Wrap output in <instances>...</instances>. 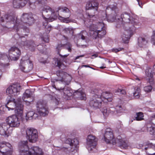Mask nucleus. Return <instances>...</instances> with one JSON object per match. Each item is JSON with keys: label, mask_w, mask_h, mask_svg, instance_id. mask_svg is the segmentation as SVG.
Returning a JSON list of instances; mask_svg holds the SVG:
<instances>
[{"label": "nucleus", "mask_w": 155, "mask_h": 155, "mask_svg": "<svg viewBox=\"0 0 155 155\" xmlns=\"http://www.w3.org/2000/svg\"><path fill=\"white\" fill-rule=\"evenodd\" d=\"M6 101L7 102L5 106L0 104V114L4 113L5 107L9 110L10 109L13 110L15 107V116H21L22 115L23 105L20 98H19L17 101H15V99L10 96L7 98Z\"/></svg>", "instance_id": "obj_1"}, {"label": "nucleus", "mask_w": 155, "mask_h": 155, "mask_svg": "<svg viewBox=\"0 0 155 155\" xmlns=\"http://www.w3.org/2000/svg\"><path fill=\"white\" fill-rule=\"evenodd\" d=\"M20 19L21 20H16L14 29L18 31L22 28L25 32L29 33L28 26L32 25L35 21L33 15L31 13H23Z\"/></svg>", "instance_id": "obj_2"}, {"label": "nucleus", "mask_w": 155, "mask_h": 155, "mask_svg": "<svg viewBox=\"0 0 155 155\" xmlns=\"http://www.w3.org/2000/svg\"><path fill=\"white\" fill-rule=\"evenodd\" d=\"M28 143L27 140L19 142L18 149L20 155H42V150L41 148L37 146H34L29 149Z\"/></svg>", "instance_id": "obj_3"}, {"label": "nucleus", "mask_w": 155, "mask_h": 155, "mask_svg": "<svg viewBox=\"0 0 155 155\" xmlns=\"http://www.w3.org/2000/svg\"><path fill=\"white\" fill-rule=\"evenodd\" d=\"M104 136V140L107 143H111L113 145L117 144L120 147L124 149H126L127 147V143L120 136H118L116 139L114 138L113 132L110 128L106 129Z\"/></svg>", "instance_id": "obj_4"}, {"label": "nucleus", "mask_w": 155, "mask_h": 155, "mask_svg": "<svg viewBox=\"0 0 155 155\" xmlns=\"http://www.w3.org/2000/svg\"><path fill=\"white\" fill-rule=\"evenodd\" d=\"M53 87L61 93L64 98L67 100H69L73 95L81 100H85L86 99L85 93L80 90H78L74 92L72 89L67 86L64 87H56L55 85H54Z\"/></svg>", "instance_id": "obj_5"}, {"label": "nucleus", "mask_w": 155, "mask_h": 155, "mask_svg": "<svg viewBox=\"0 0 155 155\" xmlns=\"http://www.w3.org/2000/svg\"><path fill=\"white\" fill-rule=\"evenodd\" d=\"M89 33L95 39H101L103 38L106 34V28L103 20L97 23L96 24H92L90 25Z\"/></svg>", "instance_id": "obj_6"}, {"label": "nucleus", "mask_w": 155, "mask_h": 155, "mask_svg": "<svg viewBox=\"0 0 155 155\" xmlns=\"http://www.w3.org/2000/svg\"><path fill=\"white\" fill-rule=\"evenodd\" d=\"M93 97L89 102L90 106L94 109L100 108L101 107L102 102L101 98L99 97H101V94L102 93V91L100 89L95 88L93 91Z\"/></svg>", "instance_id": "obj_7"}, {"label": "nucleus", "mask_w": 155, "mask_h": 155, "mask_svg": "<svg viewBox=\"0 0 155 155\" xmlns=\"http://www.w3.org/2000/svg\"><path fill=\"white\" fill-rule=\"evenodd\" d=\"M99 4L95 1H92L87 2L86 6V14L87 18L90 19L95 16L97 11Z\"/></svg>", "instance_id": "obj_8"}, {"label": "nucleus", "mask_w": 155, "mask_h": 155, "mask_svg": "<svg viewBox=\"0 0 155 155\" xmlns=\"http://www.w3.org/2000/svg\"><path fill=\"white\" fill-rule=\"evenodd\" d=\"M42 16L43 18L45 20V22H43V25L45 26V31L47 33H48L51 30V26H47L48 23L49 22L55 20V18H51L49 17L48 18H45L43 15L44 13H48L49 12L51 14L54 12L53 11L51 8L49 6H45L43 9L42 10Z\"/></svg>", "instance_id": "obj_9"}, {"label": "nucleus", "mask_w": 155, "mask_h": 155, "mask_svg": "<svg viewBox=\"0 0 155 155\" xmlns=\"http://www.w3.org/2000/svg\"><path fill=\"white\" fill-rule=\"evenodd\" d=\"M97 140L96 137L90 135L87 138L86 147L90 152H94L96 151Z\"/></svg>", "instance_id": "obj_10"}, {"label": "nucleus", "mask_w": 155, "mask_h": 155, "mask_svg": "<svg viewBox=\"0 0 155 155\" xmlns=\"http://www.w3.org/2000/svg\"><path fill=\"white\" fill-rule=\"evenodd\" d=\"M36 107L38 113L40 116H45L48 115L49 111L46 102L43 100H40L38 101Z\"/></svg>", "instance_id": "obj_11"}, {"label": "nucleus", "mask_w": 155, "mask_h": 155, "mask_svg": "<svg viewBox=\"0 0 155 155\" xmlns=\"http://www.w3.org/2000/svg\"><path fill=\"white\" fill-rule=\"evenodd\" d=\"M24 36H19L18 44L20 46L24 48H28L31 50L33 51L36 47V45L32 40H26Z\"/></svg>", "instance_id": "obj_12"}, {"label": "nucleus", "mask_w": 155, "mask_h": 155, "mask_svg": "<svg viewBox=\"0 0 155 155\" xmlns=\"http://www.w3.org/2000/svg\"><path fill=\"white\" fill-rule=\"evenodd\" d=\"M137 27L134 26L133 27H128V25H126L124 27V30L121 35L122 40L124 43H127L131 36L133 35L134 31Z\"/></svg>", "instance_id": "obj_13"}, {"label": "nucleus", "mask_w": 155, "mask_h": 155, "mask_svg": "<svg viewBox=\"0 0 155 155\" xmlns=\"http://www.w3.org/2000/svg\"><path fill=\"white\" fill-rule=\"evenodd\" d=\"M121 17L123 23L125 27L126 25H128V27H133L134 26L136 27L138 23L132 19V18L130 16V14L127 12H125L121 15Z\"/></svg>", "instance_id": "obj_14"}, {"label": "nucleus", "mask_w": 155, "mask_h": 155, "mask_svg": "<svg viewBox=\"0 0 155 155\" xmlns=\"http://www.w3.org/2000/svg\"><path fill=\"white\" fill-rule=\"evenodd\" d=\"M13 147L11 144L5 141L0 143V152L2 155H11Z\"/></svg>", "instance_id": "obj_15"}, {"label": "nucleus", "mask_w": 155, "mask_h": 155, "mask_svg": "<svg viewBox=\"0 0 155 155\" xmlns=\"http://www.w3.org/2000/svg\"><path fill=\"white\" fill-rule=\"evenodd\" d=\"M24 58H22L21 60L19 68L22 71L25 72H28L32 69L33 65L29 59L25 61Z\"/></svg>", "instance_id": "obj_16"}, {"label": "nucleus", "mask_w": 155, "mask_h": 155, "mask_svg": "<svg viewBox=\"0 0 155 155\" xmlns=\"http://www.w3.org/2000/svg\"><path fill=\"white\" fill-rule=\"evenodd\" d=\"M27 138L30 142L35 143L38 138L37 130L33 128H28L26 130Z\"/></svg>", "instance_id": "obj_17"}, {"label": "nucleus", "mask_w": 155, "mask_h": 155, "mask_svg": "<svg viewBox=\"0 0 155 155\" xmlns=\"http://www.w3.org/2000/svg\"><path fill=\"white\" fill-rule=\"evenodd\" d=\"M8 51L9 58L12 60H18L21 54V51L18 48L15 46L11 47Z\"/></svg>", "instance_id": "obj_18"}, {"label": "nucleus", "mask_w": 155, "mask_h": 155, "mask_svg": "<svg viewBox=\"0 0 155 155\" xmlns=\"http://www.w3.org/2000/svg\"><path fill=\"white\" fill-rule=\"evenodd\" d=\"M22 117H8L6 121L10 127H18L20 124L21 121H22Z\"/></svg>", "instance_id": "obj_19"}, {"label": "nucleus", "mask_w": 155, "mask_h": 155, "mask_svg": "<svg viewBox=\"0 0 155 155\" xmlns=\"http://www.w3.org/2000/svg\"><path fill=\"white\" fill-rule=\"evenodd\" d=\"M109 11L111 12V14L109 15V17L111 19V21H114L116 20L117 13L119 12V9L116 5H112L108 6L106 9V12L108 13Z\"/></svg>", "instance_id": "obj_20"}, {"label": "nucleus", "mask_w": 155, "mask_h": 155, "mask_svg": "<svg viewBox=\"0 0 155 155\" xmlns=\"http://www.w3.org/2000/svg\"><path fill=\"white\" fill-rule=\"evenodd\" d=\"M20 87L21 86L19 84H13L7 88L6 93L12 96H15L19 94Z\"/></svg>", "instance_id": "obj_21"}, {"label": "nucleus", "mask_w": 155, "mask_h": 155, "mask_svg": "<svg viewBox=\"0 0 155 155\" xmlns=\"http://www.w3.org/2000/svg\"><path fill=\"white\" fill-rule=\"evenodd\" d=\"M116 109V110L115 111H111L110 109L107 108L106 107H104L103 109H102L101 110L103 115L105 116H106L111 115H115L114 114H113L114 113L115 114H116L120 113L122 112L123 110L122 109L121 106L120 105L117 106Z\"/></svg>", "instance_id": "obj_22"}, {"label": "nucleus", "mask_w": 155, "mask_h": 155, "mask_svg": "<svg viewBox=\"0 0 155 155\" xmlns=\"http://www.w3.org/2000/svg\"><path fill=\"white\" fill-rule=\"evenodd\" d=\"M12 128L10 127L8 124L4 123L0 124V134L2 135H7L12 133Z\"/></svg>", "instance_id": "obj_23"}, {"label": "nucleus", "mask_w": 155, "mask_h": 155, "mask_svg": "<svg viewBox=\"0 0 155 155\" xmlns=\"http://www.w3.org/2000/svg\"><path fill=\"white\" fill-rule=\"evenodd\" d=\"M56 74L58 77L61 78L60 80L61 81V84L62 82L64 81L66 84L68 85L71 80V76L61 71H57Z\"/></svg>", "instance_id": "obj_24"}, {"label": "nucleus", "mask_w": 155, "mask_h": 155, "mask_svg": "<svg viewBox=\"0 0 155 155\" xmlns=\"http://www.w3.org/2000/svg\"><path fill=\"white\" fill-rule=\"evenodd\" d=\"M72 45L70 43H68L65 44H59L57 47V49L58 50V53L61 57L62 58H66L68 55L69 54L64 55L60 54V52L61 49L62 48H64L68 50V51L71 52L72 51Z\"/></svg>", "instance_id": "obj_25"}, {"label": "nucleus", "mask_w": 155, "mask_h": 155, "mask_svg": "<svg viewBox=\"0 0 155 155\" xmlns=\"http://www.w3.org/2000/svg\"><path fill=\"white\" fill-rule=\"evenodd\" d=\"M5 19L2 20V22L5 21L7 22H11L14 24V26L16 22V20H18L16 17L15 14L14 13H11L5 16Z\"/></svg>", "instance_id": "obj_26"}, {"label": "nucleus", "mask_w": 155, "mask_h": 155, "mask_svg": "<svg viewBox=\"0 0 155 155\" xmlns=\"http://www.w3.org/2000/svg\"><path fill=\"white\" fill-rule=\"evenodd\" d=\"M141 131H149L150 134L155 136V126H153L150 123H147L141 129Z\"/></svg>", "instance_id": "obj_27"}, {"label": "nucleus", "mask_w": 155, "mask_h": 155, "mask_svg": "<svg viewBox=\"0 0 155 155\" xmlns=\"http://www.w3.org/2000/svg\"><path fill=\"white\" fill-rule=\"evenodd\" d=\"M28 0H12L13 6L14 8H18L25 6Z\"/></svg>", "instance_id": "obj_28"}, {"label": "nucleus", "mask_w": 155, "mask_h": 155, "mask_svg": "<svg viewBox=\"0 0 155 155\" xmlns=\"http://www.w3.org/2000/svg\"><path fill=\"white\" fill-rule=\"evenodd\" d=\"M101 97H99L101 99V101L104 103L110 102L112 100V94L110 93L102 91Z\"/></svg>", "instance_id": "obj_29"}, {"label": "nucleus", "mask_w": 155, "mask_h": 155, "mask_svg": "<svg viewBox=\"0 0 155 155\" xmlns=\"http://www.w3.org/2000/svg\"><path fill=\"white\" fill-rule=\"evenodd\" d=\"M47 0H29L28 3L30 7L32 9L35 8L36 5L41 4L42 5L46 3Z\"/></svg>", "instance_id": "obj_30"}, {"label": "nucleus", "mask_w": 155, "mask_h": 155, "mask_svg": "<svg viewBox=\"0 0 155 155\" xmlns=\"http://www.w3.org/2000/svg\"><path fill=\"white\" fill-rule=\"evenodd\" d=\"M145 74L147 77L148 78V81L150 84H152L153 83V73L152 72V69L151 68H147L145 70Z\"/></svg>", "instance_id": "obj_31"}, {"label": "nucleus", "mask_w": 155, "mask_h": 155, "mask_svg": "<svg viewBox=\"0 0 155 155\" xmlns=\"http://www.w3.org/2000/svg\"><path fill=\"white\" fill-rule=\"evenodd\" d=\"M10 59L9 57L5 53L0 54V65L4 67L7 65V64H5V61H8Z\"/></svg>", "instance_id": "obj_32"}, {"label": "nucleus", "mask_w": 155, "mask_h": 155, "mask_svg": "<svg viewBox=\"0 0 155 155\" xmlns=\"http://www.w3.org/2000/svg\"><path fill=\"white\" fill-rule=\"evenodd\" d=\"M79 143L78 140L76 139H71L70 144V147H71L70 151L73 152L77 148Z\"/></svg>", "instance_id": "obj_33"}, {"label": "nucleus", "mask_w": 155, "mask_h": 155, "mask_svg": "<svg viewBox=\"0 0 155 155\" xmlns=\"http://www.w3.org/2000/svg\"><path fill=\"white\" fill-rule=\"evenodd\" d=\"M32 95V92L29 90H26L25 93L23 95L22 97V99L23 101L25 102H28V104H29L30 101L27 100H25V98H30Z\"/></svg>", "instance_id": "obj_34"}, {"label": "nucleus", "mask_w": 155, "mask_h": 155, "mask_svg": "<svg viewBox=\"0 0 155 155\" xmlns=\"http://www.w3.org/2000/svg\"><path fill=\"white\" fill-rule=\"evenodd\" d=\"M61 10V11L63 12V15L64 17H70L71 15V12L68 8L67 7L58 8V10Z\"/></svg>", "instance_id": "obj_35"}, {"label": "nucleus", "mask_w": 155, "mask_h": 155, "mask_svg": "<svg viewBox=\"0 0 155 155\" xmlns=\"http://www.w3.org/2000/svg\"><path fill=\"white\" fill-rule=\"evenodd\" d=\"M147 43V40L145 38L142 37H140L138 38V44L140 47H143L145 46Z\"/></svg>", "instance_id": "obj_36"}, {"label": "nucleus", "mask_w": 155, "mask_h": 155, "mask_svg": "<svg viewBox=\"0 0 155 155\" xmlns=\"http://www.w3.org/2000/svg\"><path fill=\"white\" fill-rule=\"evenodd\" d=\"M22 121L23 122H26L27 121H33L34 120L38 119V117H22Z\"/></svg>", "instance_id": "obj_37"}, {"label": "nucleus", "mask_w": 155, "mask_h": 155, "mask_svg": "<svg viewBox=\"0 0 155 155\" xmlns=\"http://www.w3.org/2000/svg\"><path fill=\"white\" fill-rule=\"evenodd\" d=\"M55 64L56 66L61 69H64L65 67L64 64L60 60L57 59L56 61Z\"/></svg>", "instance_id": "obj_38"}, {"label": "nucleus", "mask_w": 155, "mask_h": 155, "mask_svg": "<svg viewBox=\"0 0 155 155\" xmlns=\"http://www.w3.org/2000/svg\"><path fill=\"white\" fill-rule=\"evenodd\" d=\"M87 35V33L85 31H82L78 35V38L83 40L85 39V36Z\"/></svg>", "instance_id": "obj_39"}, {"label": "nucleus", "mask_w": 155, "mask_h": 155, "mask_svg": "<svg viewBox=\"0 0 155 155\" xmlns=\"http://www.w3.org/2000/svg\"><path fill=\"white\" fill-rule=\"evenodd\" d=\"M69 17H63L60 16H59L58 18L61 21H62L63 22L68 23L70 21V20L69 19Z\"/></svg>", "instance_id": "obj_40"}, {"label": "nucleus", "mask_w": 155, "mask_h": 155, "mask_svg": "<svg viewBox=\"0 0 155 155\" xmlns=\"http://www.w3.org/2000/svg\"><path fill=\"white\" fill-rule=\"evenodd\" d=\"M143 117H133V118L130 120L129 123H132L133 120H141L143 119Z\"/></svg>", "instance_id": "obj_41"}, {"label": "nucleus", "mask_w": 155, "mask_h": 155, "mask_svg": "<svg viewBox=\"0 0 155 155\" xmlns=\"http://www.w3.org/2000/svg\"><path fill=\"white\" fill-rule=\"evenodd\" d=\"M152 89V86L151 85L145 86L144 87L143 90L144 91L147 92H149L151 91Z\"/></svg>", "instance_id": "obj_42"}, {"label": "nucleus", "mask_w": 155, "mask_h": 155, "mask_svg": "<svg viewBox=\"0 0 155 155\" xmlns=\"http://www.w3.org/2000/svg\"><path fill=\"white\" fill-rule=\"evenodd\" d=\"M147 147H146L144 148L145 150L148 149L151 150V148H155V145H153L152 143H150L147 144Z\"/></svg>", "instance_id": "obj_43"}, {"label": "nucleus", "mask_w": 155, "mask_h": 155, "mask_svg": "<svg viewBox=\"0 0 155 155\" xmlns=\"http://www.w3.org/2000/svg\"><path fill=\"white\" fill-rule=\"evenodd\" d=\"M151 43L155 45V30L153 31V35L151 37Z\"/></svg>", "instance_id": "obj_44"}, {"label": "nucleus", "mask_w": 155, "mask_h": 155, "mask_svg": "<svg viewBox=\"0 0 155 155\" xmlns=\"http://www.w3.org/2000/svg\"><path fill=\"white\" fill-rule=\"evenodd\" d=\"M117 91L118 92H120V94H126V91L124 90V89H118L117 90Z\"/></svg>", "instance_id": "obj_45"}, {"label": "nucleus", "mask_w": 155, "mask_h": 155, "mask_svg": "<svg viewBox=\"0 0 155 155\" xmlns=\"http://www.w3.org/2000/svg\"><path fill=\"white\" fill-rule=\"evenodd\" d=\"M123 48H113L112 49V51H113L115 52H119L120 51H121L122 49H123Z\"/></svg>", "instance_id": "obj_46"}, {"label": "nucleus", "mask_w": 155, "mask_h": 155, "mask_svg": "<svg viewBox=\"0 0 155 155\" xmlns=\"http://www.w3.org/2000/svg\"><path fill=\"white\" fill-rule=\"evenodd\" d=\"M140 93V88L139 87H136L135 88V91L134 93Z\"/></svg>", "instance_id": "obj_47"}, {"label": "nucleus", "mask_w": 155, "mask_h": 155, "mask_svg": "<svg viewBox=\"0 0 155 155\" xmlns=\"http://www.w3.org/2000/svg\"><path fill=\"white\" fill-rule=\"evenodd\" d=\"M39 61L40 62L42 63L43 64H45L47 62V61L46 60V59H44L43 58H41L39 60Z\"/></svg>", "instance_id": "obj_48"}, {"label": "nucleus", "mask_w": 155, "mask_h": 155, "mask_svg": "<svg viewBox=\"0 0 155 155\" xmlns=\"http://www.w3.org/2000/svg\"><path fill=\"white\" fill-rule=\"evenodd\" d=\"M140 93H134V96L136 98H138L139 97H140Z\"/></svg>", "instance_id": "obj_49"}, {"label": "nucleus", "mask_w": 155, "mask_h": 155, "mask_svg": "<svg viewBox=\"0 0 155 155\" xmlns=\"http://www.w3.org/2000/svg\"><path fill=\"white\" fill-rule=\"evenodd\" d=\"M71 139L70 138H68L66 139L65 141V142L66 143L68 144L70 146L71 144Z\"/></svg>", "instance_id": "obj_50"}, {"label": "nucleus", "mask_w": 155, "mask_h": 155, "mask_svg": "<svg viewBox=\"0 0 155 155\" xmlns=\"http://www.w3.org/2000/svg\"><path fill=\"white\" fill-rule=\"evenodd\" d=\"M43 40L46 43L48 42L49 41L48 38L47 36H46L45 37L43 38Z\"/></svg>", "instance_id": "obj_51"}, {"label": "nucleus", "mask_w": 155, "mask_h": 155, "mask_svg": "<svg viewBox=\"0 0 155 155\" xmlns=\"http://www.w3.org/2000/svg\"><path fill=\"white\" fill-rule=\"evenodd\" d=\"M37 46L38 47V50L42 52L44 50L43 49H42V48H43L42 46L40 45H38Z\"/></svg>", "instance_id": "obj_52"}, {"label": "nucleus", "mask_w": 155, "mask_h": 155, "mask_svg": "<svg viewBox=\"0 0 155 155\" xmlns=\"http://www.w3.org/2000/svg\"><path fill=\"white\" fill-rule=\"evenodd\" d=\"M137 116H143V113L141 112L137 113H136Z\"/></svg>", "instance_id": "obj_53"}, {"label": "nucleus", "mask_w": 155, "mask_h": 155, "mask_svg": "<svg viewBox=\"0 0 155 155\" xmlns=\"http://www.w3.org/2000/svg\"><path fill=\"white\" fill-rule=\"evenodd\" d=\"M151 57V53L150 52H148L146 55V58H150Z\"/></svg>", "instance_id": "obj_54"}, {"label": "nucleus", "mask_w": 155, "mask_h": 155, "mask_svg": "<svg viewBox=\"0 0 155 155\" xmlns=\"http://www.w3.org/2000/svg\"><path fill=\"white\" fill-rule=\"evenodd\" d=\"M86 67V68H87V67L90 68H92V69H94L93 68L90 67L88 65H82L81 66V68H82V67Z\"/></svg>", "instance_id": "obj_55"}, {"label": "nucleus", "mask_w": 155, "mask_h": 155, "mask_svg": "<svg viewBox=\"0 0 155 155\" xmlns=\"http://www.w3.org/2000/svg\"><path fill=\"white\" fill-rule=\"evenodd\" d=\"M84 56V55H80L79 56H78L76 57L75 59V60L79 58L80 57H83Z\"/></svg>", "instance_id": "obj_56"}, {"label": "nucleus", "mask_w": 155, "mask_h": 155, "mask_svg": "<svg viewBox=\"0 0 155 155\" xmlns=\"http://www.w3.org/2000/svg\"><path fill=\"white\" fill-rule=\"evenodd\" d=\"M146 153L148 155H155V152L153 153H149L147 151H146Z\"/></svg>", "instance_id": "obj_57"}, {"label": "nucleus", "mask_w": 155, "mask_h": 155, "mask_svg": "<svg viewBox=\"0 0 155 155\" xmlns=\"http://www.w3.org/2000/svg\"><path fill=\"white\" fill-rule=\"evenodd\" d=\"M137 1L138 2V4H139V5L140 7H142V6L141 5H142V3L139 1V0H137Z\"/></svg>", "instance_id": "obj_58"}, {"label": "nucleus", "mask_w": 155, "mask_h": 155, "mask_svg": "<svg viewBox=\"0 0 155 155\" xmlns=\"http://www.w3.org/2000/svg\"><path fill=\"white\" fill-rule=\"evenodd\" d=\"M30 113H32V115H31V116H33L34 115H35V114H34L33 112H29L28 113V115H28V114Z\"/></svg>", "instance_id": "obj_59"}, {"label": "nucleus", "mask_w": 155, "mask_h": 155, "mask_svg": "<svg viewBox=\"0 0 155 155\" xmlns=\"http://www.w3.org/2000/svg\"><path fill=\"white\" fill-rule=\"evenodd\" d=\"M100 68L101 69H104L106 68V67L104 66H103L100 67Z\"/></svg>", "instance_id": "obj_60"}, {"label": "nucleus", "mask_w": 155, "mask_h": 155, "mask_svg": "<svg viewBox=\"0 0 155 155\" xmlns=\"http://www.w3.org/2000/svg\"><path fill=\"white\" fill-rule=\"evenodd\" d=\"M18 36H19V35L18 34H15V38H17V37H18Z\"/></svg>", "instance_id": "obj_61"}, {"label": "nucleus", "mask_w": 155, "mask_h": 155, "mask_svg": "<svg viewBox=\"0 0 155 155\" xmlns=\"http://www.w3.org/2000/svg\"><path fill=\"white\" fill-rule=\"evenodd\" d=\"M97 55L96 54H93L92 55V56L93 57V56H94L95 57H97Z\"/></svg>", "instance_id": "obj_62"}, {"label": "nucleus", "mask_w": 155, "mask_h": 155, "mask_svg": "<svg viewBox=\"0 0 155 155\" xmlns=\"http://www.w3.org/2000/svg\"><path fill=\"white\" fill-rule=\"evenodd\" d=\"M95 122H96H96H98V123H99V122H99V121H95Z\"/></svg>", "instance_id": "obj_63"}, {"label": "nucleus", "mask_w": 155, "mask_h": 155, "mask_svg": "<svg viewBox=\"0 0 155 155\" xmlns=\"http://www.w3.org/2000/svg\"><path fill=\"white\" fill-rule=\"evenodd\" d=\"M14 115H13L11 116H14Z\"/></svg>", "instance_id": "obj_64"}]
</instances>
